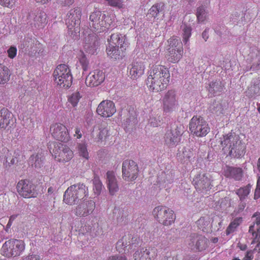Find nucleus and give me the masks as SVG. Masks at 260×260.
Listing matches in <instances>:
<instances>
[{
    "instance_id": "obj_1",
    "label": "nucleus",
    "mask_w": 260,
    "mask_h": 260,
    "mask_svg": "<svg viewBox=\"0 0 260 260\" xmlns=\"http://www.w3.org/2000/svg\"><path fill=\"white\" fill-rule=\"evenodd\" d=\"M170 78V72L167 67L162 65L153 66L146 80L147 86L151 92H160L167 87Z\"/></svg>"
},
{
    "instance_id": "obj_2",
    "label": "nucleus",
    "mask_w": 260,
    "mask_h": 260,
    "mask_svg": "<svg viewBox=\"0 0 260 260\" xmlns=\"http://www.w3.org/2000/svg\"><path fill=\"white\" fill-rule=\"evenodd\" d=\"M220 143L225 153L233 157L239 158L245 154V146L235 133H229L220 138Z\"/></svg>"
},
{
    "instance_id": "obj_3",
    "label": "nucleus",
    "mask_w": 260,
    "mask_h": 260,
    "mask_svg": "<svg viewBox=\"0 0 260 260\" xmlns=\"http://www.w3.org/2000/svg\"><path fill=\"white\" fill-rule=\"evenodd\" d=\"M90 25L94 31L101 32L115 26L113 16H107L99 10L93 12L89 16Z\"/></svg>"
},
{
    "instance_id": "obj_4",
    "label": "nucleus",
    "mask_w": 260,
    "mask_h": 260,
    "mask_svg": "<svg viewBox=\"0 0 260 260\" xmlns=\"http://www.w3.org/2000/svg\"><path fill=\"white\" fill-rule=\"evenodd\" d=\"M88 196V189L83 183H77L69 187L63 194V201L72 205Z\"/></svg>"
},
{
    "instance_id": "obj_5",
    "label": "nucleus",
    "mask_w": 260,
    "mask_h": 260,
    "mask_svg": "<svg viewBox=\"0 0 260 260\" xmlns=\"http://www.w3.org/2000/svg\"><path fill=\"white\" fill-rule=\"evenodd\" d=\"M55 82L60 87L68 88L72 83L73 77L71 70L64 64L58 65L53 73Z\"/></svg>"
},
{
    "instance_id": "obj_6",
    "label": "nucleus",
    "mask_w": 260,
    "mask_h": 260,
    "mask_svg": "<svg viewBox=\"0 0 260 260\" xmlns=\"http://www.w3.org/2000/svg\"><path fill=\"white\" fill-rule=\"evenodd\" d=\"M168 60L172 63L178 62L183 53L182 43L179 38L173 37L168 41Z\"/></svg>"
},
{
    "instance_id": "obj_7",
    "label": "nucleus",
    "mask_w": 260,
    "mask_h": 260,
    "mask_svg": "<svg viewBox=\"0 0 260 260\" xmlns=\"http://www.w3.org/2000/svg\"><path fill=\"white\" fill-rule=\"evenodd\" d=\"M24 249L25 243L23 241L11 239L6 241L3 244L1 253L8 257L16 256L20 255Z\"/></svg>"
},
{
    "instance_id": "obj_8",
    "label": "nucleus",
    "mask_w": 260,
    "mask_h": 260,
    "mask_svg": "<svg viewBox=\"0 0 260 260\" xmlns=\"http://www.w3.org/2000/svg\"><path fill=\"white\" fill-rule=\"evenodd\" d=\"M189 131L197 137H203L210 132V127L205 120L200 116H194L189 122Z\"/></svg>"
},
{
    "instance_id": "obj_9",
    "label": "nucleus",
    "mask_w": 260,
    "mask_h": 260,
    "mask_svg": "<svg viewBox=\"0 0 260 260\" xmlns=\"http://www.w3.org/2000/svg\"><path fill=\"white\" fill-rule=\"evenodd\" d=\"M152 213L155 219L165 226L170 225L175 219L173 211L165 206L156 207Z\"/></svg>"
},
{
    "instance_id": "obj_10",
    "label": "nucleus",
    "mask_w": 260,
    "mask_h": 260,
    "mask_svg": "<svg viewBox=\"0 0 260 260\" xmlns=\"http://www.w3.org/2000/svg\"><path fill=\"white\" fill-rule=\"evenodd\" d=\"M122 178L127 181L135 180L138 176L139 169L137 164L133 160L127 159L122 163Z\"/></svg>"
},
{
    "instance_id": "obj_11",
    "label": "nucleus",
    "mask_w": 260,
    "mask_h": 260,
    "mask_svg": "<svg viewBox=\"0 0 260 260\" xmlns=\"http://www.w3.org/2000/svg\"><path fill=\"white\" fill-rule=\"evenodd\" d=\"M53 153L56 160L61 162L69 161L73 156V152L71 149L61 143L54 145Z\"/></svg>"
},
{
    "instance_id": "obj_12",
    "label": "nucleus",
    "mask_w": 260,
    "mask_h": 260,
    "mask_svg": "<svg viewBox=\"0 0 260 260\" xmlns=\"http://www.w3.org/2000/svg\"><path fill=\"white\" fill-rule=\"evenodd\" d=\"M162 103L164 111L166 113L176 111L178 109V103L175 92L172 90L168 91L163 98Z\"/></svg>"
},
{
    "instance_id": "obj_13",
    "label": "nucleus",
    "mask_w": 260,
    "mask_h": 260,
    "mask_svg": "<svg viewBox=\"0 0 260 260\" xmlns=\"http://www.w3.org/2000/svg\"><path fill=\"white\" fill-rule=\"evenodd\" d=\"M50 133L52 136L56 140L67 142L70 139L68 129L65 125L61 123H55L50 126Z\"/></svg>"
},
{
    "instance_id": "obj_14",
    "label": "nucleus",
    "mask_w": 260,
    "mask_h": 260,
    "mask_svg": "<svg viewBox=\"0 0 260 260\" xmlns=\"http://www.w3.org/2000/svg\"><path fill=\"white\" fill-rule=\"evenodd\" d=\"M188 245L193 250L202 251L207 247L208 240L202 235L193 234L189 236Z\"/></svg>"
},
{
    "instance_id": "obj_15",
    "label": "nucleus",
    "mask_w": 260,
    "mask_h": 260,
    "mask_svg": "<svg viewBox=\"0 0 260 260\" xmlns=\"http://www.w3.org/2000/svg\"><path fill=\"white\" fill-rule=\"evenodd\" d=\"M182 134V125L172 128L165 134V144L170 147L175 146L180 142Z\"/></svg>"
},
{
    "instance_id": "obj_16",
    "label": "nucleus",
    "mask_w": 260,
    "mask_h": 260,
    "mask_svg": "<svg viewBox=\"0 0 260 260\" xmlns=\"http://www.w3.org/2000/svg\"><path fill=\"white\" fill-rule=\"evenodd\" d=\"M116 111L114 103L110 100H103L99 104L96 109L98 114L105 118L112 116Z\"/></svg>"
},
{
    "instance_id": "obj_17",
    "label": "nucleus",
    "mask_w": 260,
    "mask_h": 260,
    "mask_svg": "<svg viewBox=\"0 0 260 260\" xmlns=\"http://www.w3.org/2000/svg\"><path fill=\"white\" fill-rule=\"evenodd\" d=\"M95 207L92 200L84 201L79 204L74 209V214L79 217H86L92 213Z\"/></svg>"
},
{
    "instance_id": "obj_18",
    "label": "nucleus",
    "mask_w": 260,
    "mask_h": 260,
    "mask_svg": "<svg viewBox=\"0 0 260 260\" xmlns=\"http://www.w3.org/2000/svg\"><path fill=\"white\" fill-rule=\"evenodd\" d=\"M81 9L79 7L71 9L67 14L66 19V24L70 29L78 27L80 23Z\"/></svg>"
},
{
    "instance_id": "obj_19",
    "label": "nucleus",
    "mask_w": 260,
    "mask_h": 260,
    "mask_svg": "<svg viewBox=\"0 0 260 260\" xmlns=\"http://www.w3.org/2000/svg\"><path fill=\"white\" fill-rule=\"evenodd\" d=\"M14 124L13 114L6 108H0V128L9 131Z\"/></svg>"
},
{
    "instance_id": "obj_20",
    "label": "nucleus",
    "mask_w": 260,
    "mask_h": 260,
    "mask_svg": "<svg viewBox=\"0 0 260 260\" xmlns=\"http://www.w3.org/2000/svg\"><path fill=\"white\" fill-rule=\"evenodd\" d=\"M246 59L251 65L250 68L253 70L260 69V49L255 46L250 47Z\"/></svg>"
},
{
    "instance_id": "obj_21",
    "label": "nucleus",
    "mask_w": 260,
    "mask_h": 260,
    "mask_svg": "<svg viewBox=\"0 0 260 260\" xmlns=\"http://www.w3.org/2000/svg\"><path fill=\"white\" fill-rule=\"evenodd\" d=\"M105 79V73L102 71L96 70L86 77L85 84L89 87L98 86L104 82Z\"/></svg>"
},
{
    "instance_id": "obj_22",
    "label": "nucleus",
    "mask_w": 260,
    "mask_h": 260,
    "mask_svg": "<svg viewBox=\"0 0 260 260\" xmlns=\"http://www.w3.org/2000/svg\"><path fill=\"white\" fill-rule=\"evenodd\" d=\"M156 249L154 247H141L134 253L135 260H152L156 255Z\"/></svg>"
},
{
    "instance_id": "obj_23",
    "label": "nucleus",
    "mask_w": 260,
    "mask_h": 260,
    "mask_svg": "<svg viewBox=\"0 0 260 260\" xmlns=\"http://www.w3.org/2000/svg\"><path fill=\"white\" fill-rule=\"evenodd\" d=\"M128 69L131 78L133 79H137L144 74L145 65L142 60L136 59L129 64Z\"/></svg>"
},
{
    "instance_id": "obj_24",
    "label": "nucleus",
    "mask_w": 260,
    "mask_h": 260,
    "mask_svg": "<svg viewBox=\"0 0 260 260\" xmlns=\"http://www.w3.org/2000/svg\"><path fill=\"white\" fill-rule=\"evenodd\" d=\"M17 189L19 194L25 198H31L34 196V186L27 180H21L17 185Z\"/></svg>"
},
{
    "instance_id": "obj_25",
    "label": "nucleus",
    "mask_w": 260,
    "mask_h": 260,
    "mask_svg": "<svg viewBox=\"0 0 260 260\" xmlns=\"http://www.w3.org/2000/svg\"><path fill=\"white\" fill-rule=\"evenodd\" d=\"M106 183L110 195L113 196L119 190V185L115 174L113 171H108L106 175Z\"/></svg>"
},
{
    "instance_id": "obj_26",
    "label": "nucleus",
    "mask_w": 260,
    "mask_h": 260,
    "mask_svg": "<svg viewBox=\"0 0 260 260\" xmlns=\"http://www.w3.org/2000/svg\"><path fill=\"white\" fill-rule=\"evenodd\" d=\"M195 187L197 189L203 191L204 189H210V181L206 174H200L193 179Z\"/></svg>"
},
{
    "instance_id": "obj_27",
    "label": "nucleus",
    "mask_w": 260,
    "mask_h": 260,
    "mask_svg": "<svg viewBox=\"0 0 260 260\" xmlns=\"http://www.w3.org/2000/svg\"><path fill=\"white\" fill-rule=\"evenodd\" d=\"M29 19L31 24H33L36 27H42L46 23V14L40 11L30 14Z\"/></svg>"
},
{
    "instance_id": "obj_28",
    "label": "nucleus",
    "mask_w": 260,
    "mask_h": 260,
    "mask_svg": "<svg viewBox=\"0 0 260 260\" xmlns=\"http://www.w3.org/2000/svg\"><path fill=\"white\" fill-rule=\"evenodd\" d=\"M131 235H125L116 244V249L119 252H128L131 249Z\"/></svg>"
},
{
    "instance_id": "obj_29",
    "label": "nucleus",
    "mask_w": 260,
    "mask_h": 260,
    "mask_svg": "<svg viewBox=\"0 0 260 260\" xmlns=\"http://www.w3.org/2000/svg\"><path fill=\"white\" fill-rule=\"evenodd\" d=\"M44 157L41 152L33 154L29 159V163L32 167L41 168L43 165Z\"/></svg>"
},
{
    "instance_id": "obj_30",
    "label": "nucleus",
    "mask_w": 260,
    "mask_h": 260,
    "mask_svg": "<svg viewBox=\"0 0 260 260\" xmlns=\"http://www.w3.org/2000/svg\"><path fill=\"white\" fill-rule=\"evenodd\" d=\"M225 175L227 177L240 180L242 177V170L239 168L227 167L225 171Z\"/></svg>"
},
{
    "instance_id": "obj_31",
    "label": "nucleus",
    "mask_w": 260,
    "mask_h": 260,
    "mask_svg": "<svg viewBox=\"0 0 260 260\" xmlns=\"http://www.w3.org/2000/svg\"><path fill=\"white\" fill-rule=\"evenodd\" d=\"M11 73L8 67L0 63V84H4L9 81Z\"/></svg>"
},
{
    "instance_id": "obj_32",
    "label": "nucleus",
    "mask_w": 260,
    "mask_h": 260,
    "mask_svg": "<svg viewBox=\"0 0 260 260\" xmlns=\"http://www.w3.org/2000/svg\"><path fill=\"white\" fill-rule=\"evenodd\" d=\"M109 134V128L108 127H101L96 130H93L92 136L94 139L99 141L105 139Z\"/></svg>"
},
{
    "instance_id": "obj_33",
    "label": "nucleus",
    "mask_w": 260,
    "mask_h": 260,
    "mask_svg": "<svg viewBox=\"0 0 260 260\" xmlns=\"http://www.w3.org/2000/svg\"><path fill=\"white\" fill-rule=\"evenodd\" d=\"M197 225L199 229L203 232H208L211 227V219L209 217H201L197 221Z\"/></svg>"
},
{
    "instance_id": "obj_34",
    "label": "nucleus",
    "mask_w": 260,
    "mask_h": 260,
    "mask_svg": "<svg viewBox=\"0 0 260 260\" xmlns=\"http://www.w3.org/2000/svg\"><path fill=\"white\" fill-rule=\"evenodd\" d=\"M108 55L111 58L115 59H119L123 51L118 49L116 46L108 45L106 49Z\"/></svg>"
},
{
    "instance_id": "obj_35",
    "label": "nucleus",
    "mask_w": 260,
    "mask_h": 260,
    "mask_svg": "<svg viewBox=\"0 0 260 260\" xmlns=\"http://www.w3.org/2000/svg\"><path fill=\"white\" fill-rule=\"evenodd\" d=\"M243 219L242 217H237L235 218L229 224L226 230V234L227 235L235 232L237 227L242 223Z\"/></svg>"
},
{
    "instance_id": "obj_36",
    "label": "nucleus",
    "mask_w": 260,
    "mask_h": 260,
    "mask_svg": "<svg viewBox=\"0 0 260 260\" xmlns=\"http://www.w3.org/2000/svg\"><path fill=\"white\" fill-rule=\"evenodd\" d=\"M181 28L182 30L183 41L185 45H188L187 43L191 35V28L185 23H183Z\"/></svg>"
},
{
    "instance_id": "obj_37",
    "label": "nucleus",
    "mask_w": 260,
    "mask_h": 260,
    "mask_svg": "<svg viewBox=\"0 0 260 260\" xmlns=\"http://www.w3.org/2000/svg\"><path fill=\"white\" fill-rule=\"evenodd\" d=\"M98 46V42L95 40V38H94L92 43H86L84 46V49L86 53L90 54H94L96 51Z\"/></svg>"
},
{
    "instance_id": "obj_38",
    "label": "nucleus",
    "mask_w": 260,
    "mask_h": 260,
    "mask_svg": "<svg viewBox=\"0 0 260 260\" xmlns=\"http://www.w3.org/2000/svg\"><path fill=\"white\" fill-rule=\"evenodd\" d=\"M77 151L80 156L86 159H88L89 154L87 149V145L85 143H78L77 146Z\"/></svg>"
},
{
    "instance_id": "obj_39",
    "label": "nucleus",
    "mask_w": 260,
    "mask_h": 260,
    "mask_svg": "<svg viewBox=\"0 0 260 260\" xmlns=\"http://www.w3.org/2000/svg\"><path fill=\"white\" fill-rule=\"evenodd\" d=\"M196 15L198 20L199 22H203L207 17L208 12L204 7L201 6L198 8Z\"/></svg>"
},
{
    "instance_id": "obj_40",
    "label": "nucleus",
    "mask_w": 260,
    "mask_h": 260,
    "mask_svg": "<svg viewBox=\"0 0 260 260\" xmlns=\"http://www.w3.org/2000/svg\"><path fill=\"white\" fill-rule=\"evenodd\" d=\"M93 190L95 194L99 195L102 190L103 185L102 181L98 177H95L92 180Z\"/></svg>"
},
{
    "instance_id": "obj_41",
    "label": "nucleus",
    "mask_w": 260,
    "mask_h": 260,
    "mask_svg": "<svg viewBox=\"0 0 260 260\" xmlns=\"http://www.w3.org/2000/svg\"><path fill=\"white\" fill-rule=\"evenodd\" d=\"M251 186L250 184L247 185V186L241 187L237 190V194L239 197L241 201L244 199L246 197H247L249 193H250Z\"/></svg>"
},
{
    "instance_id": "obj_42",
    "label": "nucleus",
    "mask_w": 260,
    "mask_h": 260,
    "mask_svg": "<svg viewBox=\"0 0 260 260\" xmlns=\"http://www.w3.org/2000/svg\"><path fill=\"white\" fill-rule=\"evenodd\" d=\"M78 58L83 70L84 71H87L89 69V61L83 51H80L78 54Z\"/></svg>"
},
{
    "instance_id": "obj_43",
    "label": "nucleus",
    "mask_w": 260,
    "mask_h": 260,
    "mask_svg": "<svg viewBox=\"0 0 260 260\" xmlns=\"http://www.w3.org/2000/svg\"><path fill=\"white\" fill-rule=\"evenodd\" d=\"M259 87L257 84H253L248 87L246 91V95L248 98H252L258 93Z\"/></svg>"
},
{
    "instance_id": "obj_44",
    "label": "nucleus",
    "mask_w": 260,
    "mask_h": 260,
    "mask_svg": "<svg viewBox=\"0 0 260 260\" xmlns=\"http://www.w3.org/2000/svg\"><path fill=\"white\" fill-rule=\"evenodd\" d=\"M107 5L110 6L118 8L119 9L124 7V0H105Z\"/></svg>"
},
{
    "instance_id": "obj_45",
    "label": "nucleus",
    "mask_w": 260,
    "mask_h": 260,
    "mask_svg": "<svg viewBox=\"0 0 260 260\" xmlns=\"http://www.w3.org/2000/svg\"><path fill=\"white\" fill-rule=\"evenodd\" d=\"M80 93L78 92L73 93L68 99L69 102L72 104L73 107L77 106L81 98Z\"/></svg>"
},
{
    "instance_id": "obj_46",
    "label": "nucleus",
    "mask_w": 260,
    "mask_h": 260,
    "mask_svg": "<svg viewBox=\"0 0 260 260\" xmlns=\"http://www.w3.org/2000/svg\"><path fill=\"white\" fill-rule=\"evenodd\" d=\"M120 34H112L110 39L109 40V45L110 46H117L118 42L120 40Z\"/></svg>"
},
{
    "instance_id": "obj_47",
    "label": "nucleus",
    "mask_w": 260,
    "mask_h": 260,
    "mask_svg": "<svg viewBox=\"0 0 260 260\" xmlns=\"http://www.w3.org/2000/svg\"><path fill=\"white\" fill-rule=\"evenodd\" d=\"M160 11V5L156 4L153 5L149 10V14L151 15L152 17L155 18L157 16L158 14Z\"/></svg>"
},
{
    "instance_id": "obj_48",
    "label": "nucleus",
    "mask_w": 260,
    "mask_h": 260,
    "mask_svg": "<svg viewBox=\"0 0 260 260\" xmlns=\"http://www.w3.org/2000/svg\"><path fill=\"white\" fill-rule=\"evenodd\" d=\"M161 121V117L160 116H151L149 119V123L150 125L153 127L158 126Z\"/></svg>"
},
{
    "instance_id": "obj_49",
    "label": "nucleus",
    "mask_w": 260,
    "mask_h": 260,
    "mask_svg": "<svg viewBox=\"0 0 260 260\" xmlns=\"http://www.w3.org/2000/svg\"><path fill=\"white\" fill-rule=\"evenodd\" d=\"M120 38V40L118 42L117 48L124 51L127 46V44L125 42V36L121 34Z\"/></svg>"
},
{
    "instance_id": "obj_50",
    "label": "nucleus",
    "mask_w": 260,
    "mask_h": 260,
    "mask_svg": "<svg viewBox=\"0 0 260 260\" xmlns=\"http://www.w3.org/2000/svg\"><path fill=\"white\" fill-rule=\"evenodd\" d=\"M131 249H135L136 247L139 246L140 243V239L137 237L131 235V240H130Z\"/></svg>"
},
{
    "instance_id": "obj_51",
    "label": "nucleus",
    "mask_w": 260,
    "mask_h": 260,
    "mask_svg": "<svg viewBox=\"0 0 260 260\" xmlns=\"http://www.w3.org/2000/svg\"><path fill=\"white\" fill-rule=\"evenodd\" d=\"M15 0H0V5L2 6L12 8L15 4Z\"/></svg>"
},
{
    "instance_id": "obj_52",
    "label": "nucleus",
    "mask_w": 260,
    "mask_h": 260,
    "mask_svg": "<svg viewBox=\"0 0 260 260\" xmlns=\"http://www.w3.org/2000/svg\"><path fill=\"white\" fill-rule=\"evenodd\" d=\"M253 218H255L253 224L256 226V231H258L260 230V213H255Z\"/></svg>"
},
{
    "instance_id": "obj_53",
    "label": "nucleus",
    "mask_w": 260,
    "mask_h": 260,
    "mask_svg": "<svg viewBox=\"0 0 260 260\" xmlns=\"http://www.w3.org/2000/svg\"><path fill=\"white\" fill-rule=\"evenodd\" d=\"M8 56L10 58H14L17 54V49L16 47L11 46L7 51Z\"/></svg>"
},
{
    "instance_id": "obj_54",
    "label": "nucleus",
    "mask_w": 260,
    "mask_h": 260,
    "mask_svg": "<svg viewBox=\"0 0 260 260\" xmlns=\"http://www.w3.org/2000/svg\"><path fill=\"white\" fill-rule=\"evenodd\" d=\"M23 260H41V258L38 254H29L27 256L24 257Z\"/></svg>"
},
{
    "instance_id": "obj_55",
    "label": "nucleus",
    "mask_w": 260,
    "mask_h": 260,
    "mask_svg": "<svg viewBox=\"0 0 260 260\" xmlns=\"http://www.w3.org/2000/svg\"><path fill=\"white\" fill-rule=\"evenodd\" d=\"M193 156V152L189 149H186L183 152V157L184 159L189 160Z\"/></svg>"
},
{
    "instance_id": "obj_56",
    "label": "nucleus",
    "mask_w": 260,
    "mask_h": 260,
    "mask_svg": "<svg viewBox=\"0 0 260 260\" xmlns=\"http://www.w3.org/2000/svg\"><path fill=\"white\" fill-rule=\"evenodd\" d=\"M211 110L212 112L214 113L215 114H218V113H220L221 111V106L220 104H217L216 106H214L213 107H211Z\"/></svg>"
},
{
    "instance_id": "obj_57",
    "label": "nucleus",
    "mask_w": 260,
    "mask_h": 260,
    "mask_svg": "<svg viewBox=\"0 0 260 260\" xmlns=\"http://www.w3.org/2000/svg\"><path fill=\"white\" fill-rule=\"evenodd\" d=\"M107 260H127L124 255H113L110 256Z\"/></svg>"
},
{
    "instance_id": "obj_58",
    "label": "nucleus",
    "mask_w": 260,
    "mask_h": 260,
    "mask_svg": "<svg viewBox=\"0 0 260 260\" xmlns=\"http://www.w3.org/2000/svg\"><path fill=\"white\" fill-rule=\"evenodd\" d=\"M74 0H57L59 4L62 6H69L74 3Z\"/></svg>"
},
{
    "instance_id": "obj_59",
    "label": "nucleus",
    "mask_w": 260,
    "mask_h": 260,
    "mask_svg": "<svg viewBox=\"0 0 260 260\" xmlns=\"http://www.w3.org/2000/svg\"><path fill=\"white\" fill-rule=\"evenodd\" d=\"M16 217H17V215H13L10 216L9 220V221H8V222L7 225H6V230L7 232H8L9 229L10 228L11 226L12 225L13 221L15 219Z\"/></svg>"
},
{
    "instance_id": "obj_60",
    "label": "nucleus",
    "mask_w": 260,
    "mask_h": 260,
    "mask_svg": "<svg viewBox=\"0 0 260 260\" xmlns=\"http://www.w3.org/2000/svg\"><path fill=\"white\" fill-rule=\"evenodd\" d=\"M150 58L149 59H151L152 62H156L158 60V54L155 51H153L151 53L150 55Z\"/></svg>"
},
{
    "instance_id": "obj_61",
    "label": "nucleus",
    "mask_w": 260,
    "mask_h": 260,
    "mask_svg": "<svg viewBox=\"0 0 260 260\" xmlns=\"http://www.w3.org/2000/svg\"><path fill=\"white\" fill-rule=\"evenodd\" d=\"M15 163V160L14 158H12L9 161L8 158H6V162L4 164V165L6 167H10L11 166L14 165Z\"/></svg>"
},
{
    "instance_id": "obj_62",
    "label": "nucleus",
    "mask_w": 260,
    "mask_h": 260,
    "mask_svg": "<svg viewBox=\"0 0 260 260\" xmlns=\"http://www.w3.org/2000/svg\"><path fill=\"white\" fill-rule=\"evenodd\" d=\"M253 255L251 251H247L243 260H252Z\"/></svg>"
},
{
    "instance_id": "obj_63",
    "label": "nucleus",
    "mask_w": 260,
    "mask_h": 260,
    "mask_svg": "<svg viewBox=\"0 0 260 260\" xmlns=\"http://www.w3.org/2000/svg\"><path fill=\"white\" fill-rule=\"evenodd\" d=\"M75 134L74 135V137H76L77 139H80L82 137V134L80 129L77 127L75 129Z\"/></svg>"
},
{
    "instance_id": "obj_64",
    "label": "nucleus",
    "mask_w": 260,
    "mask_h": 260,
    "mask_svg": "<svg viewBox=\"0 0 260 260\" xmlns=\"http://www.w3.org/2000/svg\"><path fill=\"white\" fill-rule=\"evenodd\" d=\"M252 238L255 241L260 243V230L258 231H256L254 236L252 237Z\"/></svg>"
}]
</instances>
